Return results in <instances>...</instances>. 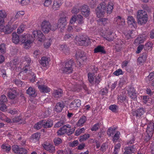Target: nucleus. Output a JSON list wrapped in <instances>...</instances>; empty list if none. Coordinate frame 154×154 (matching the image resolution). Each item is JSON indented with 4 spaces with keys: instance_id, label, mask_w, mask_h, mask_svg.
Returning <instances> with one entry per match:
<instances>
[{
    "instance_id": "31",
    "label": "nucleus",
    "mask_w": 154,
    "mask_h": 154,
    "mask_svg": "<svg viewBox=\"0 0 154 154\" xmlns=\"http://www.w3.org/2000/svg\"><path fill=\"white\" fill-rule=\"evenodd\" d=\"M45 149L50 152L53 153L55 151V147L52 145H45L44 146Z\"/></svg>"
},
{
    "instance_id": "18",
    "label": "nucleus",
    "mask_w": 154,
    "mask_h": 154,
    "mask_svg": "<svg viewBox=\"0 0 154 154\" xmlns=\"http://www.w3.org/2000/svg\"><path fill=\"white\" fill-rule=\"evenodd\" d=\"M66 128H70V125L69 124H66L64 125L62 127L60 128L57 132V135L61 136L66 134Z\"/></svg>"
},
{
    "instance_id": "25",
    "label": "nucleus",
    "mask_w": 154,
    "mask_h": 154,
    "mask_svg": "<svg viewBox=\"0 0 154 154\" xmlns=\"http://www.w3.org/2000/svg\"><path fill=\"white\" fill-rule=\"evenodd\" d=\"M38 88L40 91L43 93H47L50 91V89L48 86L44 85H38Z\"/></svg>"
},
{
    "instance_id": "22",
    "label": "nucleus",
    "mask_w": 154,
    "mask_h": 154,
    "mask_svg": "<svg viewBox=\"0 0 154 154\" xmlns=\"http://www.w3.org/2000/svg\"><path fill=\"white\" fill-rule=\"evenodd\" d=\"M125 152L128 153H134L136 150V149L135 147L133 145L130 146H126L124 149Z\"/></svg>"
},
{
    "instance_id": "34",
    "label": "nucleus",
    "mask_w": 154,
    "mask_h": 154,
    "mask_svg": "<svg viewBox=\"0 0 154 154\" xmlns=\"http://www.w3.org/2000/svg\"><path fill=\"white\" fill-rule=\"evenodd\" d=\"M101 80L102 79L100 75L98 74L97 75H96L94 79V82H93L92 85H97Z\"/></svg>"
},
{
    "instance_id": "43",
    "label": "nucleus",
    "mask_w": 154,
    "mask_h": 154,
    "mask_svg": "<svg viewBox=\"0 0 154 154\" xmlns=\"http://www.w3.org/2000/svg\"><path fill=\"white\" fill-rule=\"evenodd\" d=\"M120 133L119 131H117L113 137L112 141L113 142H116L119 138Z\"/></svg>"
},
{
    "instance_id": "39",
    "label": "nucleus",
    "mask_w": 154,
    "mask_h": 154,
    "mask_svg": "<svg viewBox=\"0 0 154 154\" xmlns=\"http://www.w3.org/2000/svg\"><path fill=\"white\" fill-rule=\"evenodd\" d=\"M152 134L149 133H146L145 134V136L144 137V140L146 142L149 141L152 136Z\"/></svg>"
},
{
    "instance_id": "63",
    "label": "nucleus",
    "mask_w": 154,
    "mask_h": 154,
    "mask_svg": "<svg viewBox=\"0 0 154 154\" xmlns=\"http://www.w3.org/2000/svg\"><path fill=\"white\" fill-rule=\"evenodd\" d=\"M143 60L146 61L147 57V52L146 51L141 54L140 57Z\"/></svg>"
},
{
    "instance_id": "24",
    "label": "nucleus",
    "mask_w": 154,
    "mask_h": 154,
    "mask_svg": "<svg viewBox=\"0 0 154 154\" xmlns=\"http://www.w3.org/2000/svg\"><path fill=\"white\" fill-rule=\"evenodd\" d=\"M62 4L61 0H55L54 1L52 5V8L54 10H56L60 8Z\"/></svg>"
},
{
    "instance_id": "55",
    "label": "nucleus",
    "mask_w": 154,
    "mask_h": 154,
    "mask_svg": "<svg viewBox=\"0 0 154 154\" xmlns=\"http://www.w3.org/2000/svg\"><path fill=\"white\" fill-rule=\"evenodd\" d=\"M12 122L13 123L19 122L20 123H22V121L21 120V118L20 117H17L12 119Z\"/></svg>"
},
{
    "instance_id": "16",
    "label": "nucleus",
    "mask_w": 154,
    "mask_h": 154,
    "mask_svg": "<svg viewBox=\"0 0 154 154\" xmlns=\"http://www.w3.org/2000/svg\"><path fill=\"white\" fill-rule=\"evenodd\" d=\"M128 94L131 98L133 99H135L137 98V94L135 92V90L134 88L130 86L128 90Z\"/></svg>"
},
{
    "instance_id": "46",
    "label": "nucleus",
    "mask_w": 154,
    "mask_h": 154,
    "mask_svg": "<svg viewBox=\"0 0 154 154\" xmlns=\"http://www.w3.org/2000/svg\"><path fill=\"white\" fill-rule=\"evenodd\" d=\"M135 139V138L134 136H133L131 139L129 140H128L125 143L126 145H128V146H132L134 143Z\"/></svg>"
},
{
    "instance_id": "47",
    "label": "nucleus",
    "mask_w": 154,
    "mask_h": 154,
    "mask_svg": "<svg viewBox=\"0 0 154 154\" xmlns=\"http://www.w3.org/2000/svg\"><path fill=\"white\" fill-rule=\"evenodd\" d=\"M2 148L7 152H8L11 149V146L8 144H3Z\"/></svg>"
},
{
    "instance_id": "33",
    "label": "nucleus",
    "mask_w": 154,
    "mask_h": 154,
    "mask_svg": "<svg viewBox=\"0 0 154 154\" xmlns=\"http://www.w3.org/2000/svg\"><path fill=\"white\" fill-rule=\"evenodd\" d=\"M114 4L113 3L110 2H109L108 5L107 6L106 12L108 14H111L113 8Z\"/></svg>"
},
{
    "instance_id": "60",
    "label": "nucleus",
    "mask_w": 154,
    "mask_h": 154,
    "mask_svg": "<svg viewBox=\"0 0 154 154\" xmlns=\"http://www.w3.org/2000/svg\"><path fill=\"white\" fill-rule=\"evenodd\" d=\"M13 81L17 86L19 87H21L23 84L22 82L18 79H14Z\"/></svg>"
},
{
    "instance_id": "20",
    "label": "nucleus",
    "mask_w": 154,
    "mask_h": 154,
    "mask_svg": "<svg viewBox=\"0 0 154 154\" xmlns=\"http://www.w3.org/2000/svg\"><path fill=\"white\" fill-rule=\"evenodd\" d=\"M43 122V127L45 128H48L51 127L53 125V121L50 119H48L46 121L45 120H42Z\"/></svg>"
},
{
    "instance_id": "54",
    "label": "nucleus",
    "mask_w": 154,
    "mask_h": 154,
    "mask_svg": "<svg viewBox=\"0 0 154 154\" xmlns=\"http://www.w3.org/2000/svg\"><path fill=\"white\" fill-rule=\"evenodd\" d=\"M85 130V129L84 128H82L76 130L75 134V135L77 136L79 135L80 134L84 132Z\"/></svg>"
},
{
    "instance_id": "17",
    "label": "nucleus",
    "mask_w": 154,
    "mask_h": 154,
    "mask_svg": "<svg viewBox=\"0 0 154 154\" xmlns=\"http://www.w3.org/2000/svg\"><path fill=\"white\" fill-rule=\"evenodd\" d=\"M50 59L45 57H43L41 58L39 62L41 65L43 67H46L49 65Z\"/></svg>"
},
{
    "instance_id": "30",
    "label": "nucleus",
    "mask_w": 154,
    "mask_h": 154,
    "mask_svg": "<svg viewBox=\"0 0 154 154\" xmlns=\"http://www.w3.org/2000/svg\"><path fill=\"white\" fill-rule=\"evenodd\" d=\"M94 53H97L101 52V53L105 54L106 53L104 48L103 47L101 46H98L96 48H95L94 50Z\"/></svg>"
},
{
    "instance_id": "8",
    "label": "nucleus",
    "mask_w": 154,
    "mask_h": 154,
    "mask_svg": "<svg viewBox=\"0 0 154 154\" xmlns=\"http://www.w3.org/2000/svg\"><path fill=\"white\" fill-rule=\"evenodd\" d=\"M114 22L119 28H122L125 25V21L120 16H118L114 19Z\"/></svg>"
},
{
    "instance_id": "6",
    "label": "nucleus",
    "mask_w": 154,
    "mask_h": 154,
    "mask_svg": "<svg viewBox=\"0 0 154 154\" xmlns=\"http://www.w3.org/2000/svg\"><path fill=\"white\" fill-rule=\"evenodd\" d=\"M12 149L14 152L16 154H26L28 152V151L26 149L17 145H13L12 146Z\"/></svg>"
},
{
    "instance_id": "5",
    "label": "nucleus",
    "mask_w": 154,
    "mask_h": 154,
    "mask_svg": "<svg viewBox=\"0 0 154 154\" xmlns=\"http://www.w3.org/2000/svg\"><path fill=\"white\" fill-rule=\"evenodd\" d=\"M68 14L66 13L61 14V17L58 20L57 27L64 29L66 27L67 24V20L68 19Z\"/></svg>"
},
{
    "instance_id": "37",
    "label": "nucleus",
    "mask_w": 154,
    "mask_h": 154,
    "mask_svg": "<svg viewBox=\"0 0 154 154\" xmlns=\"http://www.w3.org/2000/svg\"><path fill=\"white\" fill-rule=\"evenodd\" d=\"M116 132V129L115 128H109L107 132V134L109 136H111Z\"/></svg>"
},
{
    "instance_id": "40",
    "label": "nucleus",
    "mask_w": 154,
    "mask_h": 154,
    "mask_svg": "<svg viewBox=\"0 0 154 154\" xmlns=\"http://www.w3.org/2000/svg\"><path fill=\"white\" fill-rule=\"evenodd\" d=\"M8 99L6 96L4 95H2L0 97V104L5 103L8 101Z\"/></svg>"
},
{
    "instance_id": "41",
    "label": "nucleus",
    "mask_w": 154,
    "mask_h": 154,
    "mask_svg": "<svg viewBox=\"0 0 154 154\" xmlns=\"http://www.w3.org/2000/svg\"><path fill=\"white\" fill-rule=\"evenodd\" d=\"M25 28V25L22 24H21L17 29V32L19 34H20L22 32H23L24 31Z\"/></svg>"
},
{
    "instance_id": "27",
    "label": "nucleus",
    "mask_w": 154,
    "mask_h": 154,
    "mask_svg": "<svg viewBox=\"0 0 154 154\" xmlns=\"http://www.w3.org/2000/svg\"><path fill=\"white\" fill-rule=\"evenodd\" d=\"M148 16L137 18L138 24L143 25L145 24L148 20Z\"/></svg>"
},
{
    "instance_id": "51",
    "label": "nucleus",
    "mask_w": 154,
    "mask_h": 154,
    "mask_svg": "<svg viewBox=\"0 0 154 154\" xmlns=\"http://www.w3.org/2000/svg\"><path fill=\"white\" fill-rule=\"evenodd\" d=\"M97 21L99 23L103 24V25H105L108 23V20L107 18H104L99 19Z\"/></svg>"
},
{
    "instance_id": "36",
    "label": "nucleus",
    "mask_w": 154,
    "mask_h": 154,
    "mask_svg": "<svg viewBox=\"0 0 154 154\" xmlns=\"http://www.w3.org/2000/svg\"><path fill=\"white\" fill-rule=\"evenodd\" d=\"M8 96L11 99H14L16 97V93L15 90L12 91L8 93Z\"/></svg>"
},
{
    "instance_id": "14",
    "label": "nucleus",
    "mask_w": 154,
    "mask_h": 154,
    "mask_svg": "<svg viewBox=\"0 0 154 154\" xmlns=\"http://www.w3.org/2000/svg\"><path fill=\"white\" fill-rule=\"evenodd\" d=\"M64 106L65 105L63 102L57 103L54 106V110L57 112H60Z\"/></svg>"
},
{
    "instance_id": "9",
    "label": "nucleus",
    "mask_w": 154,
    "mask_h": 154,
    "mask_svg": "<svg viewBox=\"0 0 154 154\" xmlns=\"http://www.w3.org/2000/svg\"><path fill=\"white\" fill-rule=\"evenodd\" d=\"M80 11L82 15L85 17H88L90 14L89 8L87 5H84L81 7Z\"/></svg>"
},
{
    "instance_id": "58",
    "label": "nucleus",
    "mask_w": 154,
    "mask_h": 154,
    "mask_svg": "<svg viewBox=\"0 0 154 154\" xmlns=\"http://www.w3.org/2000/svg\"><path fill=\"white\" fill-rule=\"evenodd\" d=\"M79 8L76 6L73 8L71 10V12L73 14H76L79 12Z\"/></svg>"
},
{
    "instance_id": "62",
    "label": "nucleus",
    "mask_w": 154,
    "mask_h": 154,
    "mask_svg": "<svg viewBox=\"0 0 154 154\" xmlns=\"http://www.w3.org/2000/svg\"><path fill=\"white\" fill-rule=\"evenodd\" d=\"M126 99V97L125 95H120L118 97V99L119 101H120L121 102H124Z\"/></svg>"
},
{
    "instance_id": "4",
    "label": "nucleus",
    "mask_w": 154,
    "mask_h": 154,
    "mask_svg": "<svg viewBox=\"0 0 154 154\" xmlns=\"http://www.w3.org/2000/svg\"><path fill=\"white\" fill-rule=\"evenodd\" d=\"M106 4L104 2H102L98 5L96 9V13L97 17L100 18L103 16L105 13Z\"/></svg>"
},
{
    "instance_id": "50",
    "label": "nucleus",
    "mask_w": 154,
    "mask_h": 154,
    "mask_svg": "<svg viewBox=\"0 0 154 154\" xmlns=\"http://www.w3.org/2000/svg\"><path fill=\"white\" fill-rule=\"evenodd\" d=\"M5 45L2 44L0 45V54H4L6 52Z\"/></svg>"
},
{
    "instance_id": "12",
    "label": "nucleus",
    "mask_w": 154,
    "mask_h": 154,
    "mask_svg": "<svg viewBox=\"0 0 154 154\" xmlns=\"http://www.w3.org/2000/svg\"><path fill=\"white\" fill-rule=\"evenodd\" d=\"M145 112L144 109L143 108L138 109L136 110H132L131 113L133 116L140 118Z\"/></svg>"
},
{
    "instance_id": "21",
    "label": "nucleus",
    "mask_w": 154,
    "mask_h": 154,
    "mask_svg": "<svg viewBox=\"0 0 154 154\" xmlns=\"http://www.w3.org/2000/svg\"><path fill=\"white\" fill-rule=\"evenodd\" d=\"M26 93L29 96L33 97H35L37 95L35 89L31 87H29L27 90Z\"/></svg>"
},
{
    "instance_id": "59",
    "label": "nucleus",
    "mask_w": 154,
    "mask_h": 154,
    "mask_svg": "<svg viewBox=\"0 0 154 154\" xmlns=\"http://www.w3.org/2000/svg\"><path fill=\"white\" fill-rule=\"evenodd\" d=\"M77 17L75 15L72 16L70 20V23L71 24H74L76 20H77Z\"/></svg>"
},
{
    "instance_id": "42",
    "label": "nucleus",
    "mask_w": 154,
    "mask_h": 154,
    "mask_svg": "<svg viewBox=\"0 0 154 154\" xmlns=\"http://www.w3.org/2000/svg\"><path fill=\"white\" fill-rule=\"evenodd\" d=\"M41 120L37 123L35 124L34 125V128L37 130H38L41 128L42 126H43V122Z\"/></svg>"
},
{
    "instance_id": "49",
    "label": "nucleus",
    "mask_w": 154,
    "mask_h": 154,
    "mask_svg": "<svg viewBox=\"0 0 154 154\" xmlns=\"http://www.w3.org/2000/svg\"><path fill=\"white\" fill-rule=\"evenodd\" d=\"M54 142L55 146H58L62 143V141L60 138L57 137L54 139Z\"/></svg>"
},
{
    "instance_id": "53",
    "label": "nucleus",
    "mask_w": 154,
    "mask_h": 154,
    "mask_svg": "<svg viewBox=\"0 0 154 154\" xmlns=\"http://www.w3.org/2000/svg\"><path fill=\"white\" fill-rule=\"evenodd\" d=\"M100 127L99 123H97L94 125L91 130L92 131H96L98 130Z\"/></svg>"
},
{
    "instance_id": "61",
    "label": "nucleus",
    "mask_w": 154,
    "mask_h": 154,
    "mask_svg": "<svg viewBox=\"0 0 154 154\" xmlns=\"http://www.w3.org/2000/svg\"><path fill=\"white\" fill-rule=\"evenodd\" d=\"M7 17V14L4 10H0V17L2 18H5Z\"/></svg>"
},
{
    "instance_id": "32",
    "label": "nucleus",
    "mask_w": 154,
    "mask_h": 154,
    "mask_svg": "<svg viewBox=\"0 0 154 154\" xmlns=\"http://www.w3.org/2000/svg\"><path fill=\"white\" fill-rule=\"evenodd\" d=\"M59 49L62 51L64 53L67 54L69 53V49L68 47L66 45H61L60 46Z\"/></svg>"
},
{
    "instance_id": "3",
    "label": "nucleus",
    "mask_w": 154,
    "mask_h": 154,
    "mask_svg": "<svg viewBox=\"0 0 154 154\" xmlns=\"http://www.w3.org/2000/svg\"><path fill=\"white\" fill-rule=\"evenodd\" d=\"M21 37L24 38H44L45 36L40 30H35L32 32V35L29 34H25L22 35Z\"/></svg>"
},
{
    "instance_id": "2",
    "label": "nucleus",
    "mask_w": 154,
    "mask_h": 154,
    "mask_svg": "<svg viewBox=\"0 0 154 154\" xmlns=\"http://www.w3.org/2000/svg\"><path fill=\"white\" fill-rule=\"evenodd\" d=\"M41 29L43 32L48 33L51 30L55 31L57 28L56 24L51 26L50 22L48 20H43L41 24Z\"/></svg>"
},
{
    "instance_id": "1",
    "label": "nucleus",
    "mask_w": 154,
    "mask_h": 154,
    "mask_svg": "<svg viewBox=\"0 0 154 154\" xmlns=\"http://www.w3.org/2000/svg\"><path fill=\"white\" fill-rule=\"evenodd\" d=\"M75 66V63L74 61L70 60L66 61L65 64L61 68L63 72L66 74H69L72 72L73 66Z\"/></svg>"
},
{
    "instance_id": "56",
    "label": "nucleus",
    "mask_w": 154,
    "mask_h": 154,
    "mask_svg": "<svg viewBox=\"0 0 154 154\" xmlns=\"http://www.w3.org/2000/svg\"><path fill=\"white\" fill-rule=\"evenodd\" d=\"M143 102L147 104L149 103V101H150L151 100V98H149L148 96H143Z\"/></svg>"
},
{
    "instance_id": "28",
    "label": "nucleus",
    "mask_w": 154,
    "mask_h": 154,
    "mask_svg": "<svg viewBox=\"0 0 154 154\" xmlns=\"http://www.w3.org/2000/svg\"><path fill=\"white\" fill-rule=\"evenodd\" d=\"M147 12L143 10H138L137 12V18L147 17Z\"/></svg>"
},
{
    "instance_id": "45",
    "label": "nucleus",
    "mask_w": 154,
    "mask_h": 154,
    "mask_svg": "<svg viewBox=\"0 0 154 154\" xmlns=\"http://www.w3.org/2000/svg\"><path fill=\"white\" fill-rule=\"evenodd\" d=\"M77 21L78 24L81 25L84 23V18L83 17L80 15H78L77 16Z\"/></svg>"
},
{
    "instance_id": "35",
    "label": "nucleus",
    "mask_w": 154,
    "mask_h": 154,
    "mask_svg": "<svg viewBox=\"0 0 154 154\" xmlns=\"http://www.w3.org/2000/svg\"><path fill=\"white\" fill-rule=\"evenodd\" d=\"M44 47L46 48H49L51 45V39H45L44 41Z\"/></svg>"
},
{
    "instance_id": "19",
    "label": "nucleus",
    "mask_w": 154,
    "mask_h": 154,
    "mask_svg": "<svg viewBox=\"0 0 154 154\" xmlns=\"http://www.w3.org/2000/svg\"><path fill=\"white\" fill-rule=\"evenodd\" d=\"M63 91L61 89L54 90L52 93L53 96L55 98H60L62 96Z\"/></svg>"
},
{
    "instance_id": "11",
    "label": "nucleus",
    "mask_w": 154,
    "mask_h": 154,
    "mask_svg": "<svg viewBox=\"0 0 154 154\" xmlns=\"http://www.w3.org/2000/svg\"><path fill=\"white\" fill-rule=\"evenodd\" d=\"M82 52H83L81 50H79L75 54L76 56L78 58V60L80 61L78 63L80 66L82 65L80 62L82 61H84L87 59V57L85 55V54H82Z\"/></svg>"
},
{
    "instance_id": "15",
    "label": "nucleus",
    "mask_w": 154,
    "mask_h": 154,
    "mask_svg": "<svg viewBox=\"0 0 154 154\" xmlns=\"http://www.w3.org/2000/svg\"><path fill=\"white\" fill-rule=\"evenodd\" d=\"M127 22L129 27L135 28L136 26V22L132 16H129L127 18Z\"/></svg>"
},
{
    "instance_id": "64",
    "label": "nucleus",
    "mask_w": 154,
    "mask_h": 154,
    "mask_svg": "<svg viewBox=\"0 0 154 154\" xmlns=\"http://www.w3.org/2000/svg\"><path fill=\"white\" fill-rule=\"evenodd\" d=\"M113 74L116 76H118L122 74V71L121 69H119L115 71Z\"/></svg>"
},
{
    "instance_id": "48",
    "label": "nucleus",
    "mask_w": 154,
    "mask_h": 154,
    "mask_svg": "<svg viewBox=\"0 0 154 154\" xmlns=\"http://www.w3.org/2000/svg\"><path fill=\"white\" fill-rule=\"evenodd\" d=\"M141 7L142 8L147 11L148 12H151V8L149 7L147 5L142 4L141 5Z\"/></svg>"
},
{
    "instance_id": "23",
    "label": "nucleus",
    "mask_w": 154,
    "mask_h": 154,
    "mask_svg": "<svg viewBox=\"0 0 154 154\" xmlns=\"http://www.w3.org/2000/svg\"><path fill=\"white\" fill-rule=\"evenodd\" d=\"M154 130V123L152 122H149L146 128V132L153 134Z\"/></svg>"
},
{
    "instance_id": "29",
    "label": "nucleus",
    "mask_w": 154,
    "mask_h": 154,
    "mask_svg": "<svg viewBox=\"0 0 154 154\" xmlns=\"http://www.w3.org/2000/svg\"><path fill=\"white\" fill-rule=\"evenodd\" d=\"M40 137L39 133H37L32 135L31 137V140L33 142H35L38 141Z\"/></svg>"
},
{
    "instance_id": "44",
    "label": "nucleus",
    "mask_w": 154,
    "mask_h": 154,
    "mask_svg": "<svg viewBox=\"0 0 154 154\" xmlns=\"http://www.w3.org/2000/svg\"><path fill=\"white\" fill-rule=\"evenodd\" d=\"M109 109L113 112H116L118 109V106L115 104L111 105L109 107Z\"/></svg>"
},
{
    "instance_id": "7",
    "label": "nucleus",
    "mask_w": 154,
    "mask_h": 154,
    "mask_svg": "<svg viewBox=\"0 0 154 154\" xmlns=\"http://www.w3.org/2000/svg\"><path fill=\"white\" fill-rule=\"evenodd\" d=\"M11 40L13 42L16 44L18 43L24 44L25 47H28L32 43V41L29 39H11Z\"/></svg>"
},
{
    "instance_id": "10",
    "label": "nucleus",
    "mask_w": 154,
    "mask_h": 154,
    "mask_svg": "<svg viewBox=\"0 0 154 154\" xmlns=\"http://www.w3.org/2000/svg\"><path fill=\"white\" fill-rule=\"evenodd\" d=\"M81 105V100L79 99H75L70 104L69 107L71 109H76L80 107Z\"/></svg>"
},
{
    "instance_id": "13",
    "label": "nucleus",
    "mask_w": 154,
    "mask_h": 154,
    "mask_svg": "<svg viewBox=\"0 0 154 154\" xmlns=\"http://www.w3.org/2000/svg\"><path fill=\"white\" fill-rule=\"evenodd\" d=\"M75 39V42L77 45H79L87 46L90 44L89 40L90 39Z\"/></svg>"
},
{
    "instance_id": "38",
    "label": "nucleus",
    "mask_w": 154,
    "mask_h": 154,
    "mask_svg": "<svg viewBox=\"0 0 154 154\" xmlns=\"http://www.w3.org/2000/svg\"><path fill=\"white\" fill-rule=\"evenodd\" d=\"M90 137V135L88 134H85L80 136L79 141L80 142L84 141L88 139Z\"/></svg>"
},
{
    "instance_id": "26",
    "label": "nucleus",
    "mask_w": 154,
    "mask_h": 154,
    "mask_svg": "<svg viewBox=\"0 0 154 154\" xmlns=\"http://www.w3.org/2000/svg\"><path fill=\"white\" fill-rule=\"evenodd\" d=\"M87 120V118L85 116H82L77 123V125L78 126H82L86 122Z\"/></svg>"
},
{
    "instance_id": "57",
    "label": "nucleus",
    "mask_w": 154,
    "mask_h": 154,
    "mask_svg": "<svg viewBox=\"0 0 154 154\" xmlns=\"http://www.w3.org/2000/svg\"><path fill=\"white\" fill-rule=\"evenodd\" d=\"M88 77L89 82L93 84V82H94V78L92 74L91 73H88Z\"/></svg>"
},
{
    "instance_id": "52",
    "label": "nucleus",
    "mask_w": 154,
    "mask_h": 154,
    "mask_svg": "<svg viewBox=\"0 0 154 154\" xmlns=\"http://www.w3.org/2000/svg\"><path fill=\"white\" fill-rule=\"evenodd\" d=\"M64 123V122L63 120H60L56 123L54 125V127L55 128H59V127L63 125Z\"/></svg>"
}]
</instances>
